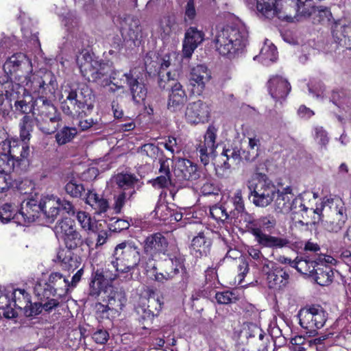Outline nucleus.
I'll return each mask as SVG.
<instances>
[{"mask_svg":"<svg viewBox=\"0 0 351 351\" xmlns=\"http://www.w3.org/2000/svg\"><path fill=\"white\" fill-rule=\"evenodd\" d=\"M141 261V250L132 241H124L117 245L106 266V276L117 279L120 274L134 271Z\"/></svg>","mask_w":351,"mask_h":351,"instance_id":"obj_1","label":"nucleus"},{"mask_svg":"<svg viewBox=\"0 0 351 351\" xmlns=\"http://www.w3.org/2000/svg\"><path fill=\"white\" fill-rule=\"evenodd\" d=\"M248 32L243 24L217 29L213 42L216 50L229 58L242 51L247 42Z\"/></svg>","mask_w":351,"mask_h":351,"instance_id":"obj_2","label":"nucleus"},{"mask_svg":"<svg viewBox=\"0 0 351 351\" xmlns=\"http://www.w3.org/2000/svg\"><path fill=\"white\" fill-rule=\"evenodd\" d=\"M66 99L62 103V112L70 117H82L94 107V95L91 88L85 84L72 85L64 90Z\"/></svg>","mask_w":351,"mask_h":351,"instance_id":"obj_3","label":"nucleus"},{"mask_svg":"<svg viewBox=\"0 0 351 351\" xmlns=\"http://www.w3.org/2000/svg\"><path fill=\"white\" fill-rule=\"evenodd\" d=\"M328 208L330 210V217L329 220H326L325 228L331 232H338L341 230L346 221L347 215L346 208L339 200H335L332 198L325 197L322 199L319 205L317 206L315 210H311L313 213V223H316L322 220L324 217L323 211L326 212Z\"/></svg>","mask_w":351,"mask_h":351,"instance_id":"obj_4","label":"nucleus"},{"mask_svg":"<svg viewBox=\"0 0 351 351\" xmlns=\"http://www.w3.org/2000/svg\"><path fill=\"white\" fill-rule=\"evenodd\" d=\"M259 170L257 167L256 179L249 181L247 188L252 203L256 206L265 208L274 200L278 189L265 174L258 172Z\"/></svg>","mask_w":351,"mask_h":351,"instance_id":"obj_5","label":"nucleus"},{"mask_svg":"<svg viewBox=\"0 0 351 351\" xmlns=\"http://www.w3.org/2000/svg\"><path fill=\"white\" fill-rule=\"evenodd\" d=\"M76 62L82 76L89 82L99 83L108 75L109 65L87 51H82L77 56Z\"/></svg>","mask_w":351,"mask_h":351,"instance_id":"obj_6","label":"nucleus"},{"mask_svg":"<svg viewBox=\"0 0 351 351\" xmlns=\"http://www.w3.org/2000/svg\"><path fill=\"white\" fill-rule=\"evenodd\" d=\"M298 317L300 325L306 330V333L315 336L317 330L326 324L328 313L320 305H306L298 311Z\"/></svg>","mask_w":351,"mask_h":351,"instance_id":"obj_7","label":"nucleus"},{"mask_svg":"<svg viewBox=\"0 0 351 351\" xmlns=\"http://www.w3.org/2000/svg\"><path fill=\"white\" fill-rule=\"evenodd\" d=\"M3 72L0 73L8 77L9 88L12 86V79L20 80L32 71L31 60L23 53H16L9 57L3 66Z\"/></svg>","mask_w":351,"mask_h":351,"instance_id":"obj_8","label":"nucleus"},{"mask_svg":"<svg viewBox=\"0 0 351 351\" xmlns=\"http://www.w3.org/2000/svg\"><path fill=\"white\" fill-rule=\"evenodd\" d=\"M69 280L60 272L51 273L47 282L44 285L38 284L35 287V291L39 296L49 298L58 295H66L69 289Z\"/></svg>","mask_w":351,"mask_h":351,"instance_id":"obj_9","label":"nucleus"},{"mask_svg":"<svg viewBox=\"0 0 351 351\" xmlns=\"http://www.w3.org/2000/svg\"><path fill=\"white\" fill-rule=\"evenodd\" d=\"M143 252L149 256L148 261L145 265L147 271L156 270V266L154 256L157 254H165L168 247V241L165 236L156 232L147 236L143 243Z\"/></svg>","mask_w":351,"mask_h":351,"instance_id":"obj_10","label":"nucleus"},{"mask_svg":"<svg viewBox=\"0 0 351 351\" xmlns=\"http://www.w3.org/2000/svg\"><path fill=\"white\" fill-rule=\"evenodd\" d=\"M141 70L143 71V69L134 68L121 75L125 78L124 82L129 88L132 100L136 104H142L147 95V88L141 77Z\"/></svg>","mask_w":351,"mask_h":351,"instance_id":"obj_11","label":"nucleus"},{"mask_svg":"<svg viewBox=\"0 0 351 351\" xmlns=\"http://www.w3.org/2000/svg\"><path fill=\"white\" fill-rule=\"evenodd\" d=\"M210 109L202 100L189 103L185 111L186 121L191 124L204 123L208 121Z\"/></svg>","mask_w":351,"mask_h":351,"instance_id":"obj_12","label":"nucleus"},{"mask_svg":"<svg viewBox=\"0 0 351 351\" xmlns=\"http://www.w3.org/2000/svg\"><path fill=\"white\" fill-rule=\"evenodd\" d=\"M255 241L263 247L271 249H282L289 247L291 241L287 237H275L263 232L258 227H254L251 230Z\"/></svg>","mask_w":351,"mask_h":351,"instance_id":"obj_13","label":"nucleus"},{"mask_svg":"<svg viewBox=\"0 0 351 351\" xmlns=\"http://www.w3.org/2000/svg\"><path fill=\"white\" fill-rule=\"evenodd\" d=\"M324 262L335 265L337 261L331 256L326 254H319L317 257L313 259L308 258H296L295 259L294 268L302 274L307 275L310 277L313 276L315 267Z\"/></svg>","mask_w":351,"mask_h":351,"instance_id":"obj_14","label":"nucleus"},{"mask_svg":"<svg viewBox=\"0 0 351 351\" xmlns=\"http://www.w3.org/2000/svg\"><path fill=\"white\" fill-rule=\"evenodd\" d=\"M217 137V129L214 126H209L204 134V141L199 143L197 147V152L201 162L206 165L210 162V158L214 154L217 145L215 140Z\"/></svg>","mask_w":351,"mask_h":351,"instance_id":"obj_15","label":"nucleus"},{"mask_svg":"<svg viewBox=\"0 0 351 351\" xmlns=\"http://www.w3.org/2000/svg\"><path fill=\"white\" fill-rule=\"evenodd\" d=\"M20 152L17 154L18 156H12L10 152L1 150L0 154V173H10L14 171L15 165L19 164V161L27 159L29 155L30 149L29 145H19Z\"/></svg>","mask_w":351,"mask_h":351,"instance_id":"obj_16","label":"nucleus"},{"mask_svg":"<svg viewBox=\"0 0 351 351\" xmlns=\"http://www.w3.org/2000/svg\"><path fill=\"white\" fill-rule=\"evenodd\" d=\"M204 40V33L195 27H190L185 32L182 44V53L184 58H190L195 49Z\"/></svg>","mask_w":351,"mask_h":351,"instance_id":"obj_17","label":"nucleus"},{"mask_svg":"<svg viewBox=\"0 0 351 351\" xmlns=\"http://www.w3.org/2000/svg\"><path fill=\"white\" fill-rule=\"evenodd\" d=\"M174 175L180 181L195 180L200 176L197 166L191 160L184 158H180L177 161Z\"/></svg>","mask_w":351,"mask_h":351,"instance_id":"obj_18","label":"nucleus"},{"mask_svg":"<svg viewBox=\"0 0 351 351\" xmlns=\"http://www.w3.org/2000/svg\"><path fill=\"white\" fill-rule=\"evenodd\" d=\"M169 86L171 89L168 96L167 108L171 112L180 111L187 101L186 93L180 82Z\"/></svg>","mask_w":351,"mask_h":351,"instance_id":"obj_19","label":"nucleus"},{"mask_svg":"<svg viewBox=\"0 0 351 351\" xmlns=\"http://www.w3.org/2000/svg\"><path fill=\"white\" fill-rule=\"evenodd\" d=\"M266 282L269 289L282 290L289 283V274L280 266L274 265L266 273Z\"/></svg>","mask_w":351,"mask_h":351,"instance_id":"obj_20","label":"nucleus"},{"mask_svg":"<svg viewBox=\"0 0 351 351\" xmlns=\"http://www.w3.org/2000/svg\"><path fill=\"white\" fill-rule=\"evenodd\" d=\"M268 89L271 97L276 101L284 100L291 90L289 82L279 75L271 77L268 82Z\"/></svg>","mask_w":351,"mask_h":351,"instance_id":"obj_21","label":"nucleus"},{"mask_svg":"<svg viewBox=\"0 0 351 351\" xmlns=\"http://www.w3.org/2000/svg\"><path fill=\"white\" fill-rule=\"evenodd\" d=\"M210 78V73L206 66L199 64L193 67L189 79L190 85L193 87V91L200 95Z\"/></svg>","mask_w":351,"mask_h":351,"instance_id":"obj_22","label":"nucleus"},{"mask_svg":"<svg viewBox=\"0 0 351 351\" xmlns=\"http://www.w3.org/2000/svg\"><path fill=\"white\" fill-rule=\"evenodd\" d=\"M40 215L38 204L35 200L26 202L25 206L22 205L19 213H16V223L25 226L34 222Z\"/></svg>","mask_w":351,"mask_h":351,"instance_id":"obj_23","label":"nucleus"},{"mask_svg":"<svg viewBox=\"0 0 351 351\" xmlns=\"http://www.w3.org/2000/svg\"><path fill=\"white\" fill-rule=\"evenodd\" d=\"M332 35L336 43L351 50V23L335 22L332 26Z\"/></svg>","mask_w":351,"mask_h":351,"instance_id":"obj_24","label":"nucleus"},{"mask_svg":"<svg viewBox=\"0 0 351 351\" xmlns=\"http://www.w3.org/2000/svg\"><path fill=\"white\" fill-rule=\"evenodd\" d=\"M211 239L204 232H200L191 241V253L197 258L207 256L210 252Z\"/></svg>","mask_w":351,"mask_h":351,"instance_id":"obj_25","label":"nucleus"},{"mask_svg":"<svg viewBox=\"0 0 351 351\" xmlns=\"http://www.w3.org/2000/svg\"><path fill=\"white\" fill-rule=\"evenodd\" d=\"M40 213L45 217L48 223L54 221L60 210V199L55 196L45 197L38 204Z\"/></svg>","mask_w":351,"mask_h":351,"instance_id":"obj_26","label":"nucleus"},{"mask_svg":"<svg viewBox=\"0 0 351 351\" xmlns=\"http://www.w3.org/2000/svg\"><path fill=\"white\" fill-rule=\"evenodd\" d=\"M30 296L25 289H16L11 290V311L4 313V315L10 317H14V308L23 309L29 303Z\"/></svg>","mask_w":351,"mask_h":351,"instance_id":"obj_27","label":"nucleus"},{"mask_svg":"<svg viewBox=\"0 0 351 351\" xmlns=\"http://www.w3.org/2000/svg\"><path fill=\"white\" fill-rule=\"evenodd\" d=\"M59 114L52 101L46 97L39 96L34 99L33 117H41Z\"/></svg>","mask_w":351,"mask_h":351,"instance_id":"obj_28","label":"nucleus"},{"mask_svg":"<svg viewBox=\"0 0 351 351\" xmlns=\"http://www.w3.org/2000/svg\"><path fill=\"white\" fill-rule=\"evenodd\" d=\"M35 118L36 125L45 134H53L59 128L61 121L60 114Z\"/></svg>","mask_w":351,"mask_h":351,"instance_id":"obj_29","label":"nucleus"},{"mask_svg":"<svg viewBox=\"0 0 351 351\" xmlns=\"http://www.w3.org/2000/svg\"><path fill=\"white\" fill-rule=\"evenodd\" d=\"M292 188L287 186L282 189V191L276 193V197L274 198L275 210L281 213L287 214L291 212V200L293 198Z\"/></svg>","mask_w":351,"mask_h":351,"instance_id":"obj_30","label":"nucleus"},{"mask_svg":"<svg viewBox=\"0 0 351 351\" xmlns=\"http://www.w3.org/2000/svg\"><path fill=\"white\" fill-rule=\"evenodd\" d=\"M36 125V118L32 115L25 114L19 122V136L23 145H27L32 138V133L34 132Z\"/></svg>","mask_w":351,"mask_h":351,"instance_id":"obj_31","label":"nucleus"},{"mask_svg":"<svg viewBox=\"0 0 351 351\" xmlns=\"http://www.w3.org/2000/svg\"><path fill=\"white\" fill-rule=\"evenodd\" d=\"M58 258L61 263L63 269L67 271H74L80 267L82 259L71 250H62L58 253Z\"/></svg>","mask_w":351,"mask_h":351,"instance_id":"obj_32","label":"nucleus"},{"mask_svg":"<svg viewBox=\"0 0 351 351\" xmlns=\"http://www.w3.org/2000/svg\"><path fill=\"white\" fill-rule=\"evenodd\" d=\"M241 154L239 150L234 149H224L221 155V162L216 168L217 174L223 176V173H221V170H228L231 167L232 163L239 161Z\"/></svg>","mask_w":351,"mask_h":351,"instance_id":"obj_33","label":"nucleus"},{"mask_svg":"<svg viewBox=\"0 0 351 351\" xmlns=\"http://www.w3.org/2000/svg\"><path fill=\"white\" fill-rule=\"evenodd\" d=\"M327 264L324 262L315 267L314 274L312 276L315 282L321 286H326L332 282L334 278L332 269Z\"/></svg>","mask_w":351,"mask_h":351,"instance_id":"obj_34","label":"nucleus"},{"mask_svg":"<svg viewBox=\"0 0 351 351\" xmlns=\"http://www.w3.org/2000/svg\"><path fill=\"white\" fill-rule=\"evenodd\" d=\"M161 309V305L158 301L155 299L148 300V305L147 307L145 306H140L137 307L136 311L144 321L152 322L154 317L156 316Z\"/></svg>","mask_w":351,"mask_h":351,"instance_id":"obj_35","label":"nucleus"},{"mask_svg":"<svg viewBox=\"0 0 351 351\" xmlns=\"http://www.w3.org/2000/svg\"><path fill=\"white\" fill-rule=\"evenodd\" d=\"M226 258L237 260L239 284H241L245 276L249 271V265L245 258L241 255L240 251L236 249H230L226 253Z\"/></svg>","mask_w":351,"mask_h":351,"instance_id":"obj_36","label":"nucleus"},{"mask_svg":"<svg viewBox=\"0 0 351 351\" xmlns=\"http://www.w3.org/2000/svg\"><path fill=\"white\" fill-rule=\"evenodd\" d=\"M184 261V258L180 253L169 255V258L165 260V263L167 267V270L172 272L174 276L180 272V270L185 271ZM185 274L186 275V274ZM187 278L188 277L186 276V278L183 279L184 284L187 283Z\"/></svg>","mask_w":351,"mask_h":351,"instance_id":"obj_37","label":"nucleus"},{"mask_svg":"<svg viewBox=\"0 0 351 351\" xmlns=\"http://www.w3.org/2000/svg\"><path fill=\"white\" fill-rule=\"evenodd\" d=\"M176 23L175 19L170 16H164L159 22L158 32L163 40H168L176 30Z\"/></svg>","mask_w":351,"mask_h":351,"instance_id":"obj_38","label":"nucleus"},{"mask_svg":"<svg viewBox=\"0 0 351 351\" xmlns=\"http://www.w3.org/2000/svg\"><path fill=\"white\" fill-rule=\"evenodd\" d=\"M111 181L117 184L118 188L121 189L122 191H126L128 189L134 186L138 179L132 174L121 173L113 176Z\"/></svg>","mask_w":351,"mask_h":351,"instance_id":"obj_39","label":"nucleus"},{"mask_svg":"<svg viewBox=\"0 0 351 351\" xmlns=\"http://www.w3.org/2000/svg\"><path fill=\"white\" fill-rule=\"evenodd\" d=\"M277 51L276 46L267 42L261 48L258 56L254 57V60L258 59L263 64L269 65L270 63L275 62L277 59Z\"/></svg>","mask_w":351,"mask_h":351,"instance_id":"obj_40","label":"nucleus"},{"mask_svg":"<svg viewBox=\"0 0 351 351\" xmlns=\"http://www.w3.org/2000/svg\"><path fill=\"white\" fill-rule=\"evenodd\" d=\"M17 141H11L4 129L0 128V150L10 152L12 156H17L20 152Z\"/></svg>","mask_w":351,"mask_h":351,"instance_id":"obj_41","label":"nucleus"},{"mask_svg":"<svg viewBox=\"0 0 351 351\" xmlns=\"http://www.w3.org/2000/svg\"><path fill=\"white\" fill-rule=\"evenodd\" d=\"M106 268L103 271H97L93 277L90 283V292L89 295L93 297L98 296L101 291L102 281L104 280L112 281L115 279H110L106 276Z\"/></svg>","mask_w":351,"mask_h":351,"instance_id":"obj_42","label":"nucleus"},{"mask_svg":"<svg viewBox=\"0 0 351 351\" xmlns=\"http://www.w3.org/2000/svg\"><path fill=\"white\" fill-rule=\"evenodd\" d=\"M75 230V221L68 217L58 221L54 228L56 237L62 239Z\"/></svg>","mask_w":351,"mask_h":351,"instance_id":"obj_43","label":"nucleus"},{"mask_svg":"<svg viewBox=\"0 0 351 351\" xmlns=\"http://www.w3.org/2000/svg\"><path fill=\"white\" fill-rule=\"evenodd\" d=\"M125 302V293L122 291H111L108 296V306L117 312L123 308Z\"/></svg>","mask_w":351,"mask_h":351,"instance_id":"obj_44","label":"nucleus"},{"mask_svg":"<svg viewBox=\"0 0 351 351\" xmlns=\"http://www.w3.org/2000/svg\"><path fill=\"white\" fill-rule=\"evenodd\" d=\"M291 207L293 213L298 214L301 213L302 217L306 221V223H308V219L309 217H312L313 215L312 211L311 210H314L313 208H308L306 207L303 203L302 200L300 197H293L291 198Z\"/></svg>","mask_w":351,"mask_h":351,"instance_id":"obj_45","label":"nucleus"},{"mask_svg":"<svg viewBox=\"0 0 351 351\" xmlns=\"http://www.w3.org/2000/svg\"><path fill=\"white\" fill-rule=\"evenodd\" d=\"M122 74H121L119 71H114L110 75V80H108L107 77H105L102 79V80L99 83L102 86L112 85L109 88V92L115 93L118 90H122L124 92V86L121 84L122 79L120 77Z\"/></svg>","mask_w":351,"mask_h":351,"instance_id":"obj_46","label":"nucleus"},{"mask_svg":"<svg viewBox=\"0 0 351 351\" xmlns=\"http://www.w3.org/2000/svg\"><path fill=\"white\" fill-rule=\"evenodd\" d=\"M41 78L42 94L47 93V92L54 93L58 86L55 75L51 71H41Z\"/></svg>","mask_w":351,"mask_h":351,"instance_id":"obj_47","label":"nucleus"},{"mask_svg":"<svg viewBox=\"0 0 351 351\" xmlns=\"http://www.w3.org/2000/svg\"><path fill=\"white\" fill-rule=\"evenodd\" d=\"M17 206L12 203H5L0 207V221L6 223L11 220L16 222V210Z\"/></svg>","mask_w":351,"mask_h":351,"instance_id":"obj_48","label":"nucleus"},{"mask_svg":"<svg viewBox=\"0 0 351 351\" xmlns=\"http://www.w3.org/2000/svg\"><path fill=\"white\" fill-rule=\"evenodd\" d=\"M75 128L65 126L56 134V140L58 145H62L70 142L77 134Z\"/></svg>","mask_w":351,"mask_h":351,"instance_id":"obj_49","label":"nucleus"},{"mask_svg":"<svg viewBox=\"0 0 351 351\" xmlns=\"http://www.w3.org/2000/svg\"><path fill=\"white\" fill-rule=\"evenodd\" d=\"M165 57L160 64H158L156 62L152 61L149 58H146L145 60V66L147 72L149 74H152L154 71H156L157 69H159L158 72L162 71L165 73V70L170 66V60L169 57Z\"/></svg>","mask_w":351,"mask_h":351,"instance_id":"obj_50","label":"nucleus"},{"mask_svg":"<svg viewBox=\"0 0 351 351\" xmlns=\"http://www.w3.org/2000/svg\"><path fill=\"white\" fill-rule=\"evenodd\" d=\"M34 106V99L30 96L23 97L17 100L14 103V107L17 111L21 113L28 114L29 112L33 114ZM33 116V114H32Z\"/></svg>","mask_w":351,"mask_h":351,"instance_id":"obj_51","label":"nucleus"},{"mask_svg":"<svg viewBox=\"0 0 351 351\" xmlns=\"http://www.w3.org/2000/svg\"><path fill=\"white\" fill-rule=\"evenodd\" d=\"M260 332L261 328L256 324L251 322H245L241 325L239 336L241 339H247L250 337H255Z\"/></svg>","mask_w":351,"mask_h":351,"instance_id":"obj_52","label":"nucleus"},{"mask_svg":"<svg viewBox=\"0 0 351 351\" xmlns=\"http://www.w3.org/2000/svg\"><path fill=\"white\" fill-rule=\"evenodd\" d=\"M232 202L234 206V209L230 212L231 218L238 217V215L245 210L244 202L242 197V193L241 189L236 191Z\"/></svg>","mask_w":351,"mask_h":351,"instance_id":"obj_53","label":"nucleus"},{"mask_svg":"<svg viewBox=\"0 0 351 351\" xmlns=\"http://www.w3.org/2000/svg\"><path fill=\"white\" fill-rule=\"evenodd\" d=\"M26 82V86L31 88L33 91L42 94L43 85L41 83V71L38 73H33L30 76H24Z\"/></svg>","mask_w":351,"mask_h":351,"instance_id":"obj_54","label":"nucleus"},{"mask_svg":"<svg viewBox=\"0 0 351 351\" xmlns=\"http://www.w3.org/2000/svg\"><path fill=\"white\" fill-rule=\"evenodd\" d=\"M63 240L67 247L66 250L75 249L83 243L82 237L76 229L65 237Z\"/></svg>","mask_w":351,"mask_h":351,"instance_id":"obj_55","label":"nucleus"},{"mask_svg":"<svg viewBox=\"0 0 351 351\" xmlns=\"http://www.w3.org/2000/svg\"><path fill=\"white\" fill-rule=\"evenodd\" d=\"M259 146V140L256 138H249L248 148L249 150L246 152L243 151V157L246 161H253L258 156V150Z\"/></svg>","mask_w":351,"mask_h":351,"instance_id":"obj_56","label":"nucleus"},{"mask_svg":"<svg viewBox=\"0 0 351 351\" xmlns=\"http://www.w3.org/2000/svg\"><path fill=\"white\" fill-rule=\"evenodd\" d=\"M210 216L217 221L224 222L230 217L229 214L226 208L221 205H215L210 208Z\"/></svg>","mask_w":351,"mask_h":351,"instance_id":"obj_57","label":"nucleus"},{"mask_svg":"<svg viewBox=\"0 0 351 351\" xmlns=\"http://www.w3.org/2000/svg\"><path fill=\"white\" fill-rule=\"evenodd\" d=\"M312 14H314L315 23H325L330 21L332 17L330 11L327 8L318 7L315 8L314 5V10L312 12Z\"/></svg>","mask_w":351,"mask_h":351,"instance_id":"obj_58","label":"nucleus"},{"mask_svg":"<svg viewBox=\"0 0 351 351\" xmlns=\"http://www.w3.org/2000/svg\"><path fill=\"white\" fill-rule=\"evenodd\" d=\"M276 224V221L274 217L271 216H265L261 217L256 221V224L254 226L250 228V231L253 228L258 227L261 228L263 231V229L265 230L269 231L273 229Z\"/></svg>","mask_w":351,"mask_h":351,"instance_id":"obj_59","label":"nucleus"},{"mask_svg":"<svg viewBox=\"0 0 351 351\" xmlns=\"http://www.w3.org/2000/svg\"><path fill=\"white\" fill-rule=\"evenodd\" d=\"M66 192L73 197H82L85 189L82 184H77L75 181L69 182L65 186Z\"/></svg>","mask_w":351,"mask_h":351,"instance_id":"obj_60","label":"nucleus"},{"mask_svg":"<svg viewBox=\"0 0 351 351\" xmlns=\"http://www.w3.org/2000/svg\"><path fill=\"white\" fill-rule=\"evenodd\" d=\"M175 74L173 75H171L170 71H167L166 73H163L162 71L158 72V86L160 88H170L171 85H173L174 83H176L175 78Z\"/></svg>","mask_w":351,"mask_h":351,"instance_id":"obj_61","label":"nucleus"},{"mask_svg":"<svg viewBox=\"0 0 351 351\" xmlns=\"http://www.w3.org/2000/svg\"><path fill=\"white\" fill-rule=\"evenodd\" d=\"M76 218L82 228L90 230L94 233L96 232L94 224L92 223L91 218L86 212H77Z\"/></svg>","mask_w":351,"mask_h":351,"instance_id":"obj_62","label":"nucleus"},{"mask_svg":"<svg viewBox=\"0 0 351 351\" xmlns=\"http://www.w3.org/2000/svg\"><path fill=\"white\" fill-rule=\"evenodd\" d=\"M154 215L162 221L170 219L172 210L165 203L158 204L154 210Z\"/></svg>","mask_w":351,"mask_h":351,"instance_id":"obj_63","label":"nucleus"},{"mask_svg":"<svg viewBox=\"0 0 351 351\" xmlns=\"http://www.w3.org/2000/svg\"><path fill=\"white\" fill-rule=\"evenodd\" d=\"M159 148L153 143L144 144L138 149V152L152 159L156 158L158 155Z\"/></svg>","mask_w":351,"mask_h":351,"instance_id":"obj_64","label":"nucleus"}]
</instances>
